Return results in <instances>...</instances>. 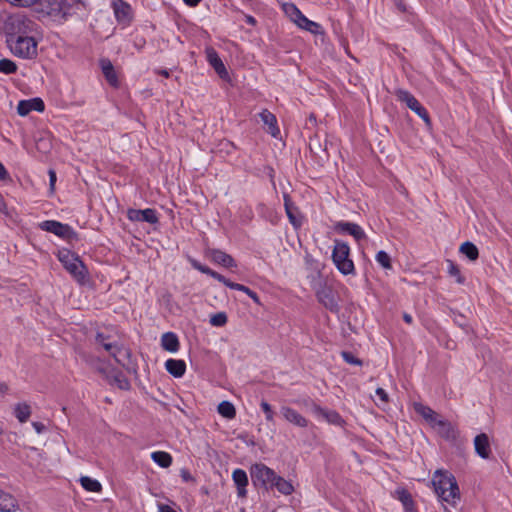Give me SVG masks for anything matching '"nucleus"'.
<instances>
[{"mask_svg": "<svg viewBox=\"0 0 512 512\" xmlns=\"http://www.w3.org/2000/svg\"><path fill=\"white\" fill-rule=\"evenodd\" d=\"M210 258L213 262L220 264L226 268L235 267L236 263L234 259L221 250H212L210 252Z\"/></svg>", "mask_w": 512, "mask_h": 512, "instance_id": "21", "label": "nucleus"}, {"mask_svg": "<svg viewBox=\"0 0 512 512\" xmlns=\"http://www.w3.org/2000/svg\"><path fill=\"white\" fill-rule=\"evenodd\" d=\"M318 301L323 304L330 311L338 310V303L336 299L335 292L331 287L324 286L320 288L317 293Z\"/></svg>", "mask_w": 512, "mask_h": 512, "instance_id": "11", "label": "nucleus"}, {"mask_svg": "<svg viewBox=\"0 0 512 512\" xmlns=\"http://www.w3.org/2000/svg\"><path fill=\"white\" fill-rule=\"evenodd\" d=\"M312 411L316 416L323 417L329 424L341 427L345 425V420L335 410H328L317 404H313Z\"/></svg>", "mask_w": 512, "mask_h": 512, "instance_id": "13", "label": "nucleus"}, {"mask_svg": "<svg viewBox=\"0 0 512 512\" xmlns=\"http://www.w3.org/2000/svg\"><path fill=\"white\" fill-rule=\"evenodd\" d=\"M109 382L116 384L122 390L129 389L130 387L129 381L119 373L115 374L112 379L109 380Z\"/></svg>", "mask_w": 512, "mask_h": 512, "instance_id": "37", "label": "nucleus"}, {"mask_svg": "<svg viewBox=\"0 0 512 512\" xmlns=\"http://www.w3.org/2000/svg\"><path fill=\"white\" fill-rule=\"evenodd\" d=\"M66 271L79 285L90 283V274L87 267L74 253H71L70 257L66 255Z\"/></svg>", "mask_w": 512, "mask_h": 512, "instance_id": "4", "label": "nucleus"}, {"mask_svg": "<svg viewBox=\"0 0 512 512\" xmlns=\"http://www.w3.org/2000/svg\"><path fill=\"white\" fill-rule=\"evenodd\" d=\"M448 273L453 276V277H456V281L459 283V284H462L464 283L465 279L464 277L461 275L460 273V269L458 268V266L456 264H454L452 261L448 260Z\"/></svg>", "mask_w": 512, "mask_h": 512, "instance_id": "39", "label": "nucleus"}, {"mask_svg": "<svg viewBox=\"0 0 512 512\" xmlns=\"http://www.w3.org/2000/svg\"><path fill=\"white\" fill-rule=\"evenodd\" d=\"M459 251L464 254L470 261H475L479 257L478 248L469 241H466L461 244Z\"/></svg>", "mask_w": 512, "mask_h": 512, "instance_id": "28", "label": "nucleus"}, {"mask_svg": "<svg viewBox=\"0 0 512 512\" xmlns=\"http://www.w3.org/2000/svg\"><path fill=\"white\" fill-rule=\"evenodd\" d=\"M398 499L402 502L407 512H413V500L411 494L404 489L396 491Z\"/></svg>", "mask_w": 512, "mask_h": 512, "instance_id": "33", "label": "nucleus"}, {"mask_svg": "<svg viewBox=\"0 0 512 512\" xmlns=\"http://www.w3.org/2000/svg\"><path fill=\"white\" fill-rule=\"evenodd\" d=\"M8 179H10L9 174L4 165L0 162V180L5 181Z\"/></svg>", "mask_w": 512, "mask_h": 512, "instance_id": "52", "label": "nucleus"}, {"mask_svg": "<svg viewBox=\"0 0 512 512\" xmlns=\"http://www.w3.org/2000/svg\"><path fill=\"white\" fill-rule=\"evenodd\" d=\"M263 412L265 413L266 420L267 421H273L274 420V413L272 411L271 405L267 403L266 401H262L260 404Z\"/></svg>", "mask_w": 512, "mask_h": 512, "instance_id": "41", "label": "nucleus"}, {"mask_svg": "<svg viewBox=\"0 0 512 512\" xmlns=\"http://www.w3.org/2000/svg\"><path fill=\"white\" fill-rule=\"evenodd\" d=\"M429 424H431L435 428H445L447 429V438L452 437L454 434V430L450 423L446 422L443 419H440L438 414L434 411V414L431 418L427 420Z\"/></svg>", "mask_w": 512, "mask_h": 512, "instance_id": "30", "label": "nucleus"}, {"mask_svg": "<svg viewBox=\"0 0 512 512\" xmlns=\"http://www.w3.org/2000/svg\"><path fill=\"white\" fill-rule=\"evenodd\" d=\"M100 67L107 82L114 88L119 86V79L117 72L109 59L103 58L100 60Z\"/></svg>", "mask_w": 512, "mask_h": 512, "instance_id": "17", "label": "nucleus"}, {"mask_svg": "<svg viewBox=\"0 0 512 512\" xmlns=\"http://www.w3.org/2000/svg\"><path fill=\"white\" fill-rule=\"evenodd\" d=\"M212 277L214 279L218 280L219 282H222L224 285H226L229 288H230L231 284H234V282H231L229 279L225 278L223 275L219 274L216 271L214 272V274H212Z\"/></svg>", "mask_w": 512, "mask_h": 512, "instance_id": "47", "label": "nucleus"}, {"mask_svg": "<svg viewBox=\"0 0 512 512\" xmlns=\"http://www.w3.org/2000/svg\"><path fill=\"white\" fill-rule=\"evenodd\" d=\"M260 118L265 125L268 126V132L273 136L277 137L280 134V130L277 126V119L274 114L268 110H263L260 113Z\"/></svg>", "mask_w": 512, "mask_h": 512, "instance_id": "20", "label": "nucleus"}, {"mask_svg": "<svg viewBox=\"0 0 512 512\" xmlns=\"http://www.w3.org/2000/svg\"><path fill=\"white\" fill-rule=\"evenodd\" d=\"M80 482L83 488L87 491L100 492L102 489V486L99 481L87 476L81 477Z\"/></svg>", "mask_w": 512, "mask_h": 512, "instance_id": "34", "label": "nucleus"}, {"mask_svg": "<svg viewBox=\"0 0 512 512\" xmlns=\"http://www.w3.org/2000/svg\"><path fill=\"white\" fill-rule=\"evenodd\" d=\"M210 323L216 327L224 326L227 323V315L224 312L216 313L210 318Z\"/></svg>", "mask_w": 512, "mask_h": 512, "instance_id": "40", "label": "nucleus"}, {"mask_svg": "<svg viewBox=\"0 0 512 512\" xmlns=\"http://www.w3.org/2000/svg\"><path fill=\"white\" fill-rule=\"evenodd\" d=\"M56 173L54 170H49V181H50V193L54 192L55 183H56Z\"/></svg>", "mask_w": 512, "mask_h": 512, "instance_id": "50", "label": "nucleus"}, {"mask_svg": "<svg viewBox=\"0 0 512 512\" xmlns=\"http://www.w3.org/2000/svg\"><path fill=\"white\" fill-rule=\"evenodd\" d=\"M32 426L38 434L43 433L46 429V426L41 422H33Z\"/></svg>", "mask_w": 512, "mask_h": 512, "instance_id": "51", "label": "nucleus"}, {"mask_svg": "<svg viewBox=\"0 0 512 512\" xmlns=\"http://www.w3.org/2000/svg\"><path fill=\"white\" fill-rule=\"evenodd\" d=\"M230 288L231 289H234V290H239V291H242L244 293H246L247 295L252 291L250 288H248L247 286H244L242 284H238V283H234V284H231L230 285Z\"/></svg>", "mask_w": 512, "mask_h": 512, "instance_id": "49", "label": "nucleus"}, {"mask_svg": "<svg viewBox=\"0 0 512 512\" xmlns=\"http://www.w3.org/2000/svg\"><path fill=\"white\" fill-rule=\"evenodd\" d=\"M334 228L337 232L353 236L357 241L366 238L364 230L356 223L340 221L335 224Z\"/></svg>", "mask_w": 512, "mask_h": 512, "instance_id": "14", "label": "nucleus"}, {"mask_svg": "<svg viewBox=\"0 0 512 512\" xmlns=\"http://www.w3.org/2000/svg\"><path fill=\"white\" fill-rule=\"evenodd\" d=\"M275 472L264 464H255L251 467V478L255 484L268 487L273 485Z\"/></svg>", "mask_w": 512, "mask_h": 512, "instance_id": "7", "label": "nucleus"}, {"mask_svg": "<svg viewBox=\"0 0 512 512\" xmlns=\"http://www.w3.org/2000/svg\"><path fill=\"white\" fill-rule=\"evenodd\" d=\"M7 2L21 7H29L35 4L38 0H6Z\"/></svg>", "mask_w": 512, "mask_h": 512, "instance_id": "44", "label": "nucleus"}, {"mask_svg": "<svg viewBox=\"0 0 512 512\" xmlns=\"http://www.w3.org/2000/svg\"><path fill=\"white\" fill-rule=\"evenodd\" d=\"M18 510V500L12 494L0 489V512H16Z\"/></svg>", "mask_w": 512, "mask_h": 512, "instance_id": "18", "label": "nucleus"}, {"mask_svg": "<svg viewBox=\"0 0 512 512\" xmlns=\"http://www.w3.org/2000/svg\"><path fill=\"white\" fill-rule=\"evenodd\" d=\"M65 232H66V240H71L75 236V233L67 225H66Z\"/></svg>", "mask_w": 512, "mask_h": 512, "instance_id": "54", "label": "nucleus"}, {"mask_svg": "<svg viewBox=\"0 0 512 512\" xmlns=\"http://www.w3.org/2000/svg\"><path fill=\"white\" fill-rule=\"evenodd\" d=\"M206 57L207 61L214 68L215 72L219 75V77L222 79H226L228 77V72L215 49L207 48Z\"/></svg>", "mask_w": 512, "mask_h": 512, "instance_id": "16", "label": "nucleus"}, {"mask_svg": "<svg viewBox=\"0 0 512 512\" xmlns=\"http://www.w3.org/2000/svg\"><path fill=\"white\" fill-rule=\"evenodd\" d=\"M45 109L44 102L41 98H32L21 100L17 105V113L20 116H27L31 111L43 112Z\"/></svg>", "mask_w": 512, "mask_h": 512, "instance_id": "12", "label": "nucleus"}, {"mask_svg": "<svg viewBox=\"0 0 512 512\" xmlns=\"http://www.w3.org/2000/svg\"><path fill=\"white\" fill-rule=\"evenodd\" d=\"M97 369L101 373H106L107 372V367H105L104 364H101Z\"/></svg>", "mask_w": 512, "mask_h": 512, "instance_id": "61", "label": "nucleus"}, {"mask_svg": "<svg viewBox=\"0 0 512 512\" xmlns=\"http://www.w3.org/2000/svg\"><path fill=\"white\" fill-rule=\"evenodd\" d=\"M286 11L290 12L292 19L299 27L306 29L307 31H310L312 33L317 32L319 25L307 19L295 5H289Z\"/></svg>", "mask_w": 512, "mask_h": 512, "instance_id": "9", "label": "nucleus"}, {"mask_svg": "<svg viewBox=\"0 0 512 512\" xmlns=\"http://www.w3.org/2000/svg\"><path fill=\"white\" fill-rule=\"evenodd\" d=\"M270 487H276L277 490L284 495H290L294 490L289 481L277 475H275L274 483Z\"/></svg>", "mask_w": 512, "mask_h": 512, "instance_id": "31", "label": "nucleus"}, {"mask_svg": "<svg viewBox=\"0 0 512 512\" xmlns=\"http://www.w3.org/2000/svg\"><path fill=\"white\" fill-rule=\"evenodd\" d=\"M40 229L53 233L59 237L64 236V225L58 221H44L39 224Z\"/></svg>", "mask_w": 512, "mask_h": 512, "instance_id": "25", "label": "nucleus"}, {"mask_svg": "<svg viewBox=\"0 0 512 512\" xmlns=\"http://www.w3.org/2000/svg\"><path fill=\"white\" fill-rule=\"evenodd\" d=\"M156 72H157L158 74H160V75H162V76L166 77V78H168V77H169V75H170V74H169V71H168V70H166V69H160V70H157Z\"/></svg>", "mask_w": 512, "mask_h": 512, "instance_id": "59", "label": "nucleus"}, {"mask_svg": "<svg viewBox=\"0 0 512 512\" xmlns=\"http://www.w3.org/2000/svg\"><path fill=\"white\" fill-rule=\"evenodd\" d=\"M218 413L227 419H233L236 416V409L229 401H222L217 408Z\"/></svg>", "mask_w": 512, "mask_h": 512, "instance_id": "32", "label": "nucleus"}, {"mask_svg": "<svg viewBox=\"0 0 512 512\" xmlns=\"http://www.w3.org/2000/svg\"><path fill=\"white\" fill-rule=\"evenodd\" d=\"M179 340L176 334L172 332L164 333L161 337V346L169 352H176L179 349Z\"/></svg>", "mask_w": 512, "mask_h": 512, "instance_id": "23", "label": "nucleus"}, {"mask_svg": "<svg viewBox=\"0 0 512 512\" xmlns=\"http://www.w3.org/2000/svg\"><path fill=\"white\" fill-rule=\"evenodd\" d=\"M166 370L174 377H182L186 371V364L183 360L168 359L165 362Z\"/></svg>", "mask_w": 512, "mask_h": 512, "instance_id": "22", "label": "nucleus"}, {"mask_svg": "<svg viewBox=\"0 0 512 512\" xmlns=\"http://www.w3.org/2000/svg\"><path fill=\"white\" fill-rule=\"evenodd\" d=\"M403 320L407 323V324H411L412 323V316L408 313H404L403 314Z\"/></svg>", "mask_w": 512, "mask_h": 512, "instance_id": "58", "label": "nucleus"}, {"mask_svg": "<svg viewBox=\"0 0 512 512\" xmlns=\"http://www.w3.org/2000/svg\"><path fill=\"white\" fill-rule=\"evenodd\" d=\"M180 476L184 482H195V478L190 474L187 469H182L180 471Z\"/></svg>", "mask_w": 512, "mask_h": 512, "instance_id": "48", "label": "nucleus"}, {"mask_svg": "<svg viewBox=\"0 0 512 512\" xmlns=\"http://www.w3.org/2000/svg\"><path fill=\"white\" fill-rule=\"evenodd\" d=\"M95 341L96 344L102 346L119 364L124 365L126 360L130 358V351L127 348L119 346L115 342H111L109 336H105L103 333H97Z\"/></svg>", "mask_w": 512, "mask_h": 512, "instance_id": "5", "label": "nucleus"}, {"mask_svg": "<svg viewBox=\"0 0 512 512\" xmlns=\"http://www.w3.org/2000/svg\"><path fill=\"white\" fill-rule=\"evenodd\" d=\"M376 261L385 269H391V258L385 251H379L376 255Z\"/></svg>", "mask_w": 512, "mask_h": 512, "instance_id": "38", "label": "nucleus"}, {"mask_svg": "<svg viewBox=\"0 0 512 512\" xmlns=\"http://www.w3.org/2000/svg\"><path fill=\"white\" fill-rule=\"evenodd\" d=\"M184 3L190 7H195L197 6L201 0H183Z\"/></svg>", "mask_w": 512, "mask_h": 512, "instance_id": "55", "label": "nucleus"}, {"mask_svg": "<svg viewBox=\"0 0 512 512\" xmlns=\"http://www.w3.org/2000/svg\"><path fill=\"white\" fill-rule=\"evenodd\" d=\"M395 95L399 101L404 102L408 108L422 118L427 126H431V120L427 110L410 92L398 89L395 91Z\"/></svg>", "mask_w": 512, "mask_h": 512, "instance_id": "6", "label": "nucleus"}, {"mask_svg": "<svg viewBox=\"0 0 512 512\" xmlns=\"http://www.w3.org/2000/svg\"><path fill=\"white\" fill-rule=\"evenodd\" d=\"M414 410L421 415L426 421L431 418L434 414V410H432L430 407L425 406L421 403H415L414 404Z\"/></svg>", "mask_w": 512, "mask_h": 512, "instance_id": "36", "label": "nucleus"}, {"mask_svg": "<svg viewBox=\"0 0 512 512\" xmlns=\"http://www.w3.org/2000/svg\"><path fill=\"white\" fill-rule=\"evenodd\" d=\"M193 267L197 270H199L200 272L204 273V274H207L209 276L212 277V274H214V270L210 269L209 267L207 266H204L198 262H193Z\"/></svg>", "mask_w": 512, "mask_h": 512, "instance_id": "45", "label": "nucleus"}, {"mask_svg": "<svg viewBox=\"0 0 512 512\" xmlns=\"http://www.w3.org/2000/svg\"><path fill=\"white\" fill-rule=\"evenodd\" d=\"M0 212H2V213L6 212V204H5V201L1 194H0Z\"/></svg>", "mask_w": 512, "mask_h": 512, "instance_id": "56", "label": "nucleus"}, {"mask_svg": "<svg viewBox=\"0 0 512 512\" xmlns=\"http://www.w3.org/2000/svg\"><path fill=\"white\" fill-rule=\"evenodd\" d=\"M7 42L11 52L16 56L22 58H32L34 55H36L37 44L32 37L11 36Z\"/></svg>", "mask_w": 512, "mask_h": 512, "instance_id": "3", "label": "nucleus"}, {"mask_svg": "<svg viewBox=\"0 0 512 512\" xmlns=\"http://www.w3.org/2000/svg\"><path fill=\"white\" fill-rule=\"evenodd\" d=\"M476 453L483 459L489 458L491 454L489 437L485 433L477 435L474 439Z\"/></svg>", "mask_w": 512, "mask_h": 512, "instance_id": "19", "label": "nucleus"}, {"mask_svg": "<svg viewBox=\"0 0 512 512\" xmlns=\"http://www.w3.org/2000/svg\"><path fill=\"white\" fill-rule=\"evenodd\" d=\"M74 1L76 2L77 9H80L83 6V4L81 3V0H74Z\"/></svg>", "mask_w": 512, "mask_h": 512, "instance_id": "63", "label": "nucleus"}, {"mask_svg": "<svg viewBox=\"0 0 512 512\" xmlns=\"http://www.w3.org/2000/svg\"><path fill=\"white\" fill-rule=\"evenodd\" d=\"M127 218L133 222H147L149 224L158 223L159 219L154 209L144 210L130 208L127 210Z\"/></svg>", "mask_w": 512, "mask_h": 512, "instance_id": "8", "label": "nucleus"}, {"mask_svg": "<svg viewBox=\"0 0 512 512\" xmlns=\"http://www.w3.org/2000/svg\"><path fill=\"white\" fill-rule=\"evenodd\" d=\"M48 2L51 5V11H62L64 0H48Z\"/></svg>", "mask_w": 512, "mask_h": 512, "instance_id": "46", "label": "nucleus"}, {"mask_svg": "<svg viewBox=\"0 0 512 512\" xmlns=\"http://www.w3.org/2000/svg\"><path fill=\"white\" fill-rule=\"evenodd\" d=\"M376 395L379 397L380 403H377L378 406H384L388 403V394L387 392L382 388L376 389Z\"/></svg>", "mask_w": 512, "mask_h": 512, "instance_id": "43", "label": "nucleus"}, {"mask_svg": "<svg viewBox=\"0 0 512 512\" xmlns=\"http://www.w3.org/2000/svg\"><path fill=\"white\" fill-rule=\"evenodd\" d=\"M11 20L13 21V23H24V17L21 15L14 16L11 18Z\"/></svg>", "mask_w": 512, "mask_h": 512, "instance_id": "57", "label": "nucleus"}, {"mask_svg": "<svg viewBox=\"0 0 512 512\" xmlns=\"http://www.w3.org/2000/svg\"><path fill=\"white\" fill-rule=\"evenodd\" d=\"M112 8L118 23L127 26L132 19L130 5L122 0H113Z\"/></svg>", "mask_w": 512, "mask_h": 512, "instance_id": "10", "label": "nucleus"}, {"mask_svg": "<svg viewBox=\"0 0 512 512\" xmlns=\"http://www.w3.org/2000/svg\"><path fill=\"white\" fill-rule=\"evenodd\" d=\"M232 478L238 488V494L244 496L246 493L245 487L248 484V477L244 470L236 469L233 471Z\"/></svg>", "mask_w": 512, "mask_h": 512, "instance_id": "24", "label": "nucleus"}, {"mask_svg": "<svg viewBox=\"0 0 512 512\" xmlns=\"http://www.w3.org/2000/svg\"><path fill=\"white\" fill-rule=\"evenodd\" d=\"M280 411L287 422L297 427L306 428L309 424V421L304 416L289 406H282Z\"/></svg>", "mask_w": 512, "mask_h": 512, "instance_id": "15", "label": "nucleus"}, {"mask_svg": "<svg viewBox=\"0 0 512 512\" xmlns=\"http://www.w3.org/2000/svg\"><path fill=\"white\" fill-rule=\"evenodd\" d=\"M17 70L16 64L10 59H1L0 60V73L4 74H12Z\"/></svg>", "mask_w": 512, "mask_h": 512, "instance_id": "35", "label": "nucleus"}, {"mask_svg": "<svg viewBox=\"0 0 512 512\" xmlns=\"http://www.w3.org/2000/svg\"><path fill=\"white\" fill-rule=\"evenodd\" d=\"M332 260L339 272L343 275H352L355 273V267L350 258V247L347 243L335 240L332 251Z\"/></svg>", "mask_w": 512, "mask_h": 512, "instance_id": "2", "label": "nucleus"}, {"mask_svg": "<svg viewBox=\"0 0 512 512\" xmlns=\"http://www.w3.org/2000/svg\"><path fill=\"white\" fill-rule=\"evenodd\" d=\"M246 20L251 25H254L256 23V20L252 16H247Z\"/></svg>", "mask_w": 512, "mask_h": 512, "instance_id": "60", "label": "nucleus"}, {"mask_svg": "<svg viewBox=\"0 0 512 512\" xmlns=\"http://www.w3.org/2000/svg\"><path fill=\"white\" fill-rule=\"evenodd\" d=\"M342 357L343 359L349 363V364H353V365H362V361L358 358H356L352 353L350 352H342Z\"/></svg>", "mask_w": 512, "mask_h": 512, "instance_id": "42", "label": "nucleus"}, {"mask_svg": "<svg viewBox=\"0 0 512 512\" xmlns=\"http://www.w3.org/2000/svg\"><path fill=\"white\" fill-rule=\"evenodd\" d=\"M248 296H249V297H250V298H251V299H252L256 304H258V305H260V304H261L259 296H258L254 291H251V292L248 294Z\"/></svg>", "mask_w": 512, "mask_h": 512, "instance_id": "53", "label": "nucleus"}, {"mask_svg": "<svg viewBox=\"0 0 512 512\" xmlns=\"http://www.w3.org/2000/svg\"><path fill=\"white\" fill-rule=\"evenodd\" d=\"M284 206L290 222L295 227L300 226L301 221L296 217L297 208L293 205L288 195H284Z\"/></svg>", "mask_w": 512, "mask_h": 512, "instance_id": "27", "label": "nucleus"}, {"mask_svg": "<svg viewBox=\"0 0 512 512\" xmlns=\"http://www.w3.org/2000/svg\"><path fill=\"white\" fill-rule=\"evenodd\" d=\"M151 458L162 468H168L172 464V456L164 451L153 452Z\"/></svg>", "mask_w": 512, "mask_h": 512, "instance_id": "29", "label": "nucleus"}, {"mask_svg": "<svg viewBox=\"0 0 512 512\" xmlns=\"http://www.w3.org/2000/svg\"><path fill=\"white\" fill-rule=\"evenodd\" d=\"M15 417L21 423H25L31 416V407L27 403H18L14 407Z\"/></svg>", "mask_w": 512, "mask_h": 512, "instance_id": "26", "label": "nucleus"}, {"mask_svg": "<svg viewBox=\"0 0 512 512\" xmlns=\"http://www.w3.org/2000/svg\"><path fill=\"white\" fill-rule=\"evenodd\" d=\"M6 390H7V386H6V385H1V386H0V391H1V392H4V391H6Z\"/></svg>", "mask_w": 512, "mask_h": 512, "instance_id": "64", "label": "nucleus"}, {"mask_svg": "<svg viewBox=\"0 0 512 512\" xmlns=\"http://www.w3.org/2000/svg\"><path fill=\"white\" fill-rule=\"evenodd\" d=\"M432 483L438 497L447 504L455 506L460 500V491L453 475L448 472L436 471Z\"/></svg>", "mask_w": 512, "mask_h": 512, "instance_id": "1", "label": "nucleus"}, {"mask_svg": "<svg viewBox=\"0 0 512 512\" xmlns=\"http://www.w3.org/2000/svg\"><path fill=\"white\" fill-rule=\"evenodd\" d=\"M439 433H441L443 436L447 437V429L445 428H438Z\"/></svg>", "mask_w": 512, "mask_h": 512, "instance_id": "62", "label": "nucleus"}]
</instances>
